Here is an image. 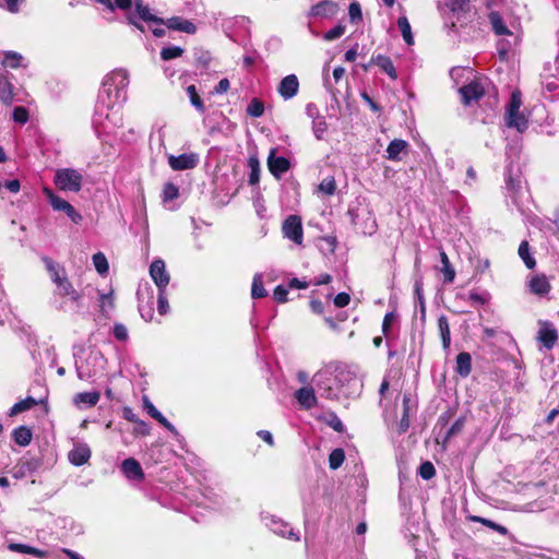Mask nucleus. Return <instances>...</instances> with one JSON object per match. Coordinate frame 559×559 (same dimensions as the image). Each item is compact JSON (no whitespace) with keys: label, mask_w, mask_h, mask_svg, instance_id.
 <instances>
[{"label":"nucleus","mask_w":559,"mask_h":559,"mask_svg":"<svg viewBox=\"0 0 559 559\" xmlns=\"http://www.w3.org/2000/svg\"><path fill=\"white\" fill-rule=\"evenodd\" d=\"M44 263L50 274L51 281L57 286V294L62 297L68 296L73 302L79 304L81 300V295L72 286L71 282L66 275L64 270L55 263L50 258H44Z\"/></svg>","instance_id":"1"},{"label":"nucleus","mask_w":559,"mask_h":559,"mask_svg":"<svg viewBox=\"0 0 559 559\" xmlns=\"http://www.w3.org/2000/svg\"><path fill=\"white\" fill-rule=\"evenodd\" d=\"M313 381L321 396L328 400L338 397V376H335L330 368L321 369L313 376Z\"/></svg>","instance_id":"2"},{"label":"nucleus","mask_w":559,"mask_h":559,"mask_svg":"<svg viewBox=\"0 0 559 559\" xmlns=\"http://www.w3.org/2000/svg\"><path fill=\"white\" fill-rule=\"evenodd\" d=\"M83 176L73 168H60L55 173L53 182L61 191L79 192L82 188Z\"/></svg>","instance_id":"3"},{"label":"nucleus","mask_w":559,"mask_h":559,"mask_svg":"<svg viewBox=\"0 0 559 559\" xmlns=\"http://www.w3.org/2000/svg\"><path fill=\"white\" fill-rule=\"evenodd\" d=\"M129 84V73L119 69L114 71L104 82V92L108 95L110 94L111 87L116 90V98L117 100L126 99V88Z\"/></svg>","instance_id":"4"},{"label":"nucleus","mask_w":559,"mask_h":559,"mask_svg":"<svg viewBox=\"0 0 559 559\" xmlns=\"http://www.w3.org/2000/svg\"><path fill=\"white\" fill-rule=\"evenodd\" d=\"M44 193L50 202L53 211L63 212L74 223L80 224L82 221V215L76 212V210L64 199L58 197L52 192L49 188H44Z\"/></svg>","instance_id":"5"},{"label":"nucleus","mask_w":559,"mask_h":559,"mask_svg":"<svg viewBox=\"0 0 559 559\" xmlns=\"http://www.w3.org/2000/svg\"><path fill=\"white\" fill-rule=\"evenodd\" d=\"M282 231L284 237L292 240L296 245H302L304 230L301 218L297 215H289L283 223Z\"/></svg>","instance_id":"6"},{"label":"nucleus","mask_w":559,"mask_h":559,"mask_svg":"<svg viewBox=\"0 0 559 559\" xmlns=\"http://www.w3.org/2000/svg\"><path fill=\"white\" fill-rule=\"evenodd\" d=\"M537 341L547 349H551L558 340V332L549 321H538Z\"/></svg>","instance_id":"7"},{"label":"nucleus","mask_w":559,"mask_h":559,"mask_svg":"<svg viewBox=\"0 0 559 559\" xmlns=\"http://www.w3.org/2000/svg\"><path fill=\"white\" fill-rule=\"evenodd\" d=\"M103 356L98 353H91L85 361L76 364V374L79 379L87 381L94 376H96L97 371L95 366L100 362Z\"/></svg>","instance_id":"8"},{"label":"nucleus","mask_w":559,"mask_h":559,"mask_svg":"<svg viewBox=\"0 0 559 559\" xmlns=\"http://www.w3.org/2000/svg\"><path fill=\"white\" fill-rule=\"evenodd\" d=\"M150 275L158 287V290L165 289L169 284V274L166 271L165 262L162 259H156L150 266Z\"/></svg>","instance_id":"9"},{"label":"nucleus","mask_w":559,"mask_h":559,"mask_svg":"<svg viewBox=\"0 0 559 559\" xmlns=\"http://www.w3.org/2000/svg\"><path fill=\"white\" fill-rule=\"evenodd\" d=\"M464 105H471L477 102L485 93V87L480 81H472L459 90Z\"/></svg>","instance_id":"10"},{"label":"nucleus","mask_w":559,"mask_h":559,"mask_svg":"<svg viewBox=\"0 0 559 559\" xmlns=\"http://www.w3.org/2000/svg\"><path fill=\"white\" fill-rule=\"evenodd\" d=\"M276 150L272 148L267 157V167L270 173L277 179H280L290 168V163L286 157L276 156Z\"/></svg>","instance_id":"11"},{"label":"nucleus","mask_w":559,"mask_h":559,"mask_svg":"<svg viewBox=\"0 0 559 559\" xmlns=\"http://www.w3.org/2000/svg\"><path fill=\"white\" fill-rule=\"evenodd\" d=\"M199 163V156L195 153L181 154L179 156L170 155L168 164L174 170H188L194 168Z\"/></svg>","instance_id":"12"},{"label":"nucleus","mask_w":559,"mask_h":559,"mask_svg":"<svg viewBox=\"0 0 559 559\" xmlns=\"http://www.w3.org/2000/svg\"><path fill=\"white\" fill-rule=\"evenodd\" d=\"M121 472L129 480L141 481L144 479V472L142 466L133 457L126 459L121 463Z\"/></svg>","instance_id":"13"},{"label":"nucleus","mask_w":559,"mask_h":559,"mask_svg":"<svg viewBox=\"0 0 559 559\" xmlns=\"http://www.w3.org/2000/svg\"><path fill=\"white\" fill-rule=\"evenodd\" d=\"M299 90V81L295 74L286 75L281 82L277 87L278 94L284 99H290L295 95H297Z\"/></svg>","instance_id":"14"},{"label":"nucleus","mask_w":559,"mask_h":559,"mask_svg":"<svg viewBox=\"0 0 559 559\" xmlns=\"http://www.w3.org/2000/svg\"><path fill=\"white\" fill-rule=\"evenodd\" d=\"M295 397L299 405L305 409H311L317 406L318 399L314 390L310 385H305L295 392Z\"/></svg>","instance_id":"15"},{"label":"nucleus","mask_w":559,"mask_h":559,"mask_svg":"<svg viewBox=\"0 0 559 559\" xmlns=\"http://www.w3.org/2000/svg\"><path fill=\"white\" fill-rule=\"evenodd\" d=\"M90 457L91 449L86 443H75L68 454L69 461L75 466H81L87 463Z\"/></svg>","instance_id":"16"},{"label":"nucleus","mask_w":559,"mask_h":559,"mask_svg":"<svg viewBox=\"0 0 559 559\" xmlns=\"http://www.w3.org/2000/svg\"><path fill=\"white\" fill-rule=\"evenodd\" d=\"M266 526L280 536L287 537L293 540L299 539V536L294 532V530L280 519H275L274 516L270 518L266 522Z\"/></svg>","instance_id":"17"},{"label":"nucleus","mask_w":559,"mask_h":559,"mask_svg":"<svg viewBox=\"0 0 559 559\" xmlns=\"http://www.w3.org/2000/svg\"><path fill=\"white\" fill-rule=\"evenodd\" d=\"M167 26L169 29L183 32L187 34H194L197 32V26L189 20H185L180 16H173L170 19L164 20L160 25Z\"/></svg>","instance_id":"18"},{"label":"nucleus","mask_w":559,"mask_h":559,"mask_svg":"<svg viewBox=\"0 0 559 559\" xmlns=\"http://www.w3.org/2000/svg\"><path fill=\"white\" fill-rule=\"evenodd\" d=\"M338 7L335 2L330 0H323L314 4L310 12V16L331 17L337 13Z\"/></svg>","instance_id":"19"},{"label":"nucleus","mask_w":559,"mask_h":559,"mask_svg":"<svg viewBox=\"0 0 559 559\" xmlns=\"http://www.w3.org/2000/svg\"><path fill=\"white\" fill-rule=\"evenodd\" d=\"M528 286L531 292L538 296L547 295L551 288L550 283L545 275H536L532 277Z\"/></svg>","instance_id":"20"},{"label":"nucleus","mask_w":559,"mask_h":559,"mask_svg":"<svg viewBox=\"0 0 559 559\" xmlns=\"http://www.w3.org/2000/svg\"><path fill=\"white\" fill-rule=\"evenodd\" d=\"M100 399V393L98 391L93 392H82L78 393L73 396V403L76 406L85 405L87 407L95 406Z\"/></svg>","instance_id":"21"},{"label":"nucleus","mask_w":559,"mask_h":559,"mask_svg":"<svg viewBox=\"0 0 559 559\" xmlns=\"http://www.w3.org/2000/svg\"><path fill=\"white\" fill-rule=\"evenodd\" d=\"M144 406L152 418L157 420L160 425H163L165 428H167L173 433H177V430L174 427V425H171L165 418V416L147 399H144Z\"/></svg>","instance_id":"22"},{"label":"nucleus","mask_w":559,"mask_h":559,"mask_svg":"<svg viewBox=\"0 0 559 559\" xmlns=\"http://www.w3.org/2000/svg\"><path fill=\"white\" fill-rule=\"evenodd\" d=\"M408 144L404 140L395 139L390 142L386 148V158L390 160H401L400 154L406 152Z\"/></svg>","instance_id":"23"},{"label":"nucleus","mask_w":559,"mask_h":559,"mask_svg":"<svg viewBox=\"0 0 559 559\" xmlns=\"http://www.w3.org/2000/svg\"><path fill=\"white\" fill-rule=\"evenodd\" d=\"M504 119L508 128H514L519 132H524L527 129V119L520 111H516V114H506Z\"/></svg>","instance_id":"24"},{"label":"nucleus","mask_w":559,"mask_h":559,"mask_svg":"<svg viewBox=\"0 0 559 559\" xmlns=\"http://www.w3.org/2000/svg\"><path fill=\"white\" fill-rule=\"evenodd\" d=\"M472 370V357L468 353H460L456 356V371L462 377H467Z\"/></svg>","instance_id":"25"},{"label":"nucleus","mask_w":559,"mask_h":559,"mask_svg":"<svg viewBox=\"0 0 559 559\" xmlns=\"http://www.w3.org/2000/svg\"><path fill=\"white\" fill-rule=\"evenodd\" d=\"M372 62L381 68L391 79H396V71L391 59L386 56L378 55L372 58Z\"/></svg>","instance_id":"26"},{"label":"nucleus","mask_w":559,"mask_h":559,"mask_svg":"<svg viewBox=\"0 0 559 559\" xmlns=\"http://www.w3.org/2000/svg\"><path fill=\"white\" fill-rule=\"evenodd\" d=\"M135 11L138 12L140 19L146 22H154L156 24H160L164 22L163 19L157 17L156 15L152 14L150 11V8L145 5L142 0L135 1Z\"/></svg>","instance_id":"27"},{"label":"nucleus","mask_w":559,"mask_h":559,"mask_svg":"<svg viewBox=\"0 0 559 559\" xmlns=\"http://www.w3.org/2000/svg\"><path fill=\"white\" fill-rule=\"evenodd\" d=\"M438 328H439L440 336L442 340V346L444 349H448L451 344V332H450L449 321L445 316L439 317Z\"/></svg>","instance_id":"28"},{"label":"nucleus","mask_w":559,"mask_h":559,"mask_svg":"<svg viewBox=\"0 0 559 559\" xmlns=\"http://www.w3.org/2000/svg\"><path fill=\"white\" fill-rule=\"evenodd\" d=\"M13 439L19 445L26 447L32 441V431L25 426H20L14 429Z\"/></svg>","instance_id":"29"},{"label":"nucleus","mask_w":559,"mask_h":559,"mask_svg":"<svg viewBox=\"0 0 559 559\" xmlns=\"http://www.w3.org/2000/svg\"><path fill=\"white\" fill-rule=\"evenodd\" d=\"M0 100L5 105L13 102L12 85L3 75H0Z\"/></svg>","instance_id":"30"},{"label":"nucleus","mask_w":559,"mask_h":559,"mask_svg":"<svg viewBox=\"0 0 559 559\" xmlns=\"http://www.w3.org/2000/svg\"><path fill=\"white\" fill-rule=\"evenodd\" d=\"M0 100L5 105L13 102L12 85L3 75H0Z\"/></svg>","instance_id":"31"},{"label":"nucleus","mask_w":559,"mask_h":559,"mask_svg":"<svg viewBox=\"0 0 559 559\" xmlns=\"http://www.w3.org/2000/svg\"><path fill=\"white\" fill-rule=\"evenodd\" d=\"M0 100L5 105L13 102L12 85L3 75H0Z\"/></svg>","instance_id":"32"},{"label":"nucleus","mask_w":559,"mask_h":559,"mask_svg":"<svg viewBox=\"0 0 559 559\" xmlns=\"http://www.w3.org/2000/svg\"><path fill=\"white\" fill-rule=\"evenodd\" d=\"M489 21L491 23L492 29L497 35H510L511 32L506 26L502 17L498 12H491L489 14Z\"/></svg>","instance_id":"33"},{"label":"nucleus","mask_w":559,"mask_h":559,"mask_svg":"<svg viewBox=\"0 0 559 559\" xmlns=\"http://www.w3.org/2000/svg\"><path fill=\"white\" fill-rule=\"evenodd\" d=\"M519 255L528 269H534L536 261L530 252V245L526 240H523L519 246Z\"/></svg>","instance_id":"34"},{"label":"nucleus","mask_w":559,"mask_h":559,"mask_svg":"<svg viewBox=\"0 0 559 559\" xmlns=\"http://www.w3.org/2000/svg\"><path fill=\"white\" fill-rule=\"evenodd\" d=\"M9 549L17 551L23 555H32L35 557H47L48 554L46 551L23 545V544H10L8 546Z\"/></svg>","instance_id":"35"},{"label":"nucleus","mask_w":559,"mask_h":559,"mask_svg":"<svg viewBox=\"0 0 559 559\" xmlns=\"http://www.w3.org/2000/svg\"><path fill=\"white\" fill-rule=\"evenodd\" d=\"M397 26L402 33V36L407 45L414 44L411 24L406 16H400L397 19Z\"/></svg>","instance_id":"36"},{"label":"nucleus","mask_w":559,"mask_h":559,"mask_svg":"<svg viewBox=\"0 0 559 559\" xmlns=\"http://www.w3.org/2000/svg\"><path fill=\"white\" fill-rule=\"evenodd\" d=\"M440 260L442 264V273L444 274V281L448 283H452L455 277V271L452 267L450 260L444 251L440 252Z\"/></svg>","instance_id":"37"},{"label":"nucleus","mask_w":559,"mask_h":559,"mask_svg":"<svg viewBox=\"0 0 559 559\" xmlns=\"http://www.w3.org/2000/svg\"><path fill=\"white\" fill-rule=\"evenodd\" d=\"M35 405H37V402L35 399L28 396L26 397L25 400H22L17 403H15L11 409H10V416H15L22 412H25V411H28L31 409L32 407H34Z\"/></svg>","instance_id":"38"},{"label":"nucleus","mask_w":559,"mask_h":559,"mask_svg":"<svg viewBox=\"0 0 559 559\" xmlns=\"http://www.w3.org/2000/svg\"><path fill=\"white\" fill-rule=\"evenodd\" d=\"M187 94L190 98L191 105L200 112L205 111V106L198 94L197 87L194 85H189L187 87Z\"/></svg>","instance_id":"39"},{"label":"nucleus","mask_w":559,"mask_h":559,"mask_svg":"<svg viewBox=\"0 0 559 559\" xmlns=\"http://www.w3.org/2000/svg\"><path fill=\"white\" fill-rule=\"evenodd\" d=\"M251 296L254 299L263 298L266 296V290L263 287L262 275L260 273H257L253 276Z\"/></svg>","instance_id":"40"},{"label":"nucleus","mask_w":559,"mask_h":559,"mask_svg":"<svg viewBox=\"0 0 559 559\" xmlns=\"http://www.w3.org/2000/svg\"><path fill=\"white\" fill-rule=\"evenodd\" d=\"M345 460V453L343 449H334L329 456V464L332 469H337Z\"/></svg>","instance_id":"41"},{"label":"nucleus","mask_w":559,"mask_h":559,"mask_svg":"<svg viewBox=\"0 0 559 559\" xmlns=\"http://www.w3.org/2000/svg\"><path fill=\"white\" fill-rule=\"evenodd\" d=\"M93 264L96 269V271L104 275L108 272V261L104 253L97 252L93 255Z\"/></svg>","instance_id":"42"},{"label":"nucleus","mask_w":559,"mask_h":559,"mask_svg":"<svg viewBox=\"0 0 559 559\" xmlns=\"http://www.w3.org/2000/svg\"><path fill=\"white\" fill-rule=\"evenodd\" d=\"M522 106V96L519 91H514L511 94L510 102L507 107L506 114H516V111H520V108Z\"/></svg>","instance_id":"43"},{"label":"nucleus","mask_w":559,"mask_h":559,"mask_svg":"<svg viewBox=\"0 0 559 559\" xmlns=\"http://www.w3.org/2000/svg\"><path fill=\"white\" fill-rule=\"evenodd\" d=\"M263 112H264L263 103L258 98H253L247 107V114L251 117L258 118V117H261L263 115Z\"/></svg>","instance_id":"44"},{"label":"nucleus","mask_w":559,"mask_h":559,"mask_svg":"<svg viewBox=\"0 0 559 559\" xmlns=\"http://www.w3.org/2000/svg\"><path fill=\"white\" fill-rule=\"evenodd\" d=\"M183 49L178 46L165 47L160 51V58L165 61L180 57Z\"/></svg>","instance_id":"45"},{"label":"nucleus","mask_w":559,"mask_h":559,"mask_svg":"<svg viewBox=\"0 0 559 559\" xmlns=\"http://www.w3.org/2000/svg\"><path fill=\"white\" fill-rule=\"evenodd\" d=\"M418 474L423 479L429 480L436 475V468L431 462L426 461L420 464Z\"/></svg>","instance_id":"46"},{"label":"nucleus","mask_w":559,"mask_h":559,"mask_svg":"<svg viewBox=\"0 0 559 559\" xmlns=\"http://www.w3.org/2000/svg\"><path fill=\"white\" fill-rule=\"evenodd\" d=\"M473 521H476V522H480L483 523L484 525H486L487 527L498 532L499 534L501 535H507L508 533V530L506 526L503 525H500L496 522H492L490 520H487V519H484V518H479V516H473L472 518Z\"/></svg>","instance_id":"47"},{"label":"nucleus","mask_w":559,"mask_h":559,"mask_svg":"<svg viewBox=\"0 0 559 559\" xmlns=\"http://www.w3.org/2000/svg\"><path fill=\"white\" fill-rule=\"evenodd\" d=\"M319 190L328 195L334 194L336 190V183L333 177H326L324 178L320 185Z\"/></svg>","instance_id":"48"},{"label":"nucleus","mask_w":559,"mask_h":559,"mask_svg":"<svg viewBox=\"0 0 559 559\" xmlns=\"http://www.w3.org/2000/svg\"><path fill=\"white\" fill-rule=\"evenodd\" d=\"M326 129L328 124L324 117L320 119H314V121H312V130L318 140H321L323 138V134L325 133Z\"/></svg>","instance_id":"49"},{"label":"nucleus","mask_w":559,"mask_h":559,"mask_svg":"<svg viewBox=\"0 0 559 559\" xmlns=\"http://www.w3.org/2000/svg\"><path fill=\"white\" fill-rule=\"evenodd\" d=\"M464 424V418L456 419V421L447 431L443 443L445 444L452 437L459 435L463 430Z\"/></svg>","instance_id":"50"},{"label":"nucleus","mask_w":559,"mask_h":559,"mask_svg":"<svg viewBox=\"0 0 559 559\" xmlns=\"http://www.w3.org/2000/svg\"><path fill=\"white\" fill-rule=\"evenodd\" d=\"M22 59L23 57L20 53L9 51L4 55L3 64L10 68H17Z\"/></svg>","instance_id":"51"},{"label":"nucleus","mask_w":559,"mask_h":559,"mask_svg":"<svg viewBox=\"0 0 559 559\" xmlns=\"http://www.w3.org/2000/svg\"><path fill=\"white\" fill-rule=\"evenodd\" d=\"M178 194H179L178 188L174 183L168 182L164 186V189H163L164 202L175 200L178 197Z\"/></svg>","instance_id":"52"},{"label":"nucleus","mask_w":559,"mask_h":559,"mask_svg":"<svg viewBox=\"0 0 559 559\" xmlns=\"http://www.w3.org/2000/svg\"><path fill=\"white\" fill-rule=\"evenodd\" d=\"M249 166L251 168V173L249 175V182L251 185H255L259 181V160L254 157L249 159Z\"/></svg>","instance_id":"53"},{"label":"nucleus","mask_w":559,"mask_h":559,"mask_svg":"<svg viewBox=\"0 0 559 559\" xmlns=\"http://www.w3.org/2000/svg\"><path fill=\"white\" fill-rule=\"evenodd\" d=\"M13 120L17 123L24 124L28 120V111L22 106H17L13 110Z\"/></svg>","instance_id":"54"},{"label":"nucleus","mask_w":559,"mask_h":559,"mask_svg":"<svg viewBox=\"0 0 559 559\" xmlns=\"http://www.w3.org/2000/svg\"><path fill=\"white\" fill-rule=\"evenodd\" d=\"M345 33V26L343 25H336L332 29L324 33L323 38L328 41L334 40L340 38Z\"/></svg>","instance_id":"55"},{"label":"nucleus","mask_w":559,"mask_h":559,"mask_svg":"<svg viewBox=\"0 0 559 559\" xmlns=\"http://www.w3.org/2000/svg\"><path fill=\"white\" fill-rule=\"evenodd\" d=\"M348 14H349V19L353 23H357L358 21H361L362 14H361V8H360L359 3L352 2L349 4Z\"/></svg>","instance_id":"56"},{"label":"nucleus","mask_w":559,"mask_h":559,"mask_svg":"<svg viewBox=\"0 0 559 559\" xmlns=\"http://www.w3.org/2000/svg\"><path fill=\"white\" fill-rule=\"evenodd\" d=\"M288 285H278L275 287L273 292V297L277 302H286L287 301V294H288Z\"/></svg>","instance_id":"57"},{"label":"nucleus","mask_w":559,"mask_h":559,"mask_svg":"<svg viewBox=\"0 0 559 559\" xmlns=\"http://www.w3.org/2000/svg\"><path fill=\"white\" fill-rule=\"evenodd\" d=\"M169 305L165 295V289L158 292L157 298V309L160 314H166L168 311Z\"/></svg>","instance_id":"58"},{"label":"nucleus","mask_w":559,"mask_h":559,"mask_svg":"<svg viewBox=\"0 0 559 559\" xmlns=\"http://www.w3.org/2000/svg\"><path fill=\"white\" fill-rule=\"evenodd\" d=\"M109 112L106 114V119L112 121L116 126H121V116L119 109H115L114 105H108Z\"/></svg>","instance_id":"59"},{"label":"nucleus","mask_w":559,"mask_h":559,"mask_svg":"<svg viewBox=\"0 0 559 559\" xmlns=\"http://www.w3.org/2000/svg\"><path fill=\"white\" fill-rule=\"evenodd\" d=\"M100 308L103 311L106 309H112L114 308V296L112 292H109L108 294H102L100 295Z\"/></svg>","instance_id":"60"},{"label":"nucleus","mask_w":559,"mask_h":559,"mask_svg":"<svg viewBox=\"0 0 559 559\" xmlns=\"http://www.w3.org/2000/svg\"><path fill=\"white\" fill-rule=\"evenodd\" d=\"M468 7V0H450L449 8L453 12L466 11Z\"/></svg>","instance_id":"61"},{"label":"nucleus","mask_w":559,"mask_h":559,"mask_svg":"<svg viewBox=\"0 0 559 559\" xmlns=\"http://www.w3.org/2000/svg\"><path fill=\"white\" fill-rule=\"evenodd\" d=\"M350 301V296L347 293H340L334 298V305L338 308L346 307Z\"/></svg>","instance_id":"62"},{"label":"nucleus","mask_w":559,"mask_h":559,"mask_svg":"<svg viewBox=\"0 0 559 559\" xmlns=\"http://www.w3.org/2000/svg\"><path fill=\"white\" fill-rule=\"evenodd\" d=\"M114 335L119 341H126L128 338V331L123 324H115Z\"/></svg>","instance_id":"63"},{"label":"nucleus","mask_w":559,"mask_h":559,"mask_svg":"<svg viewBox=\"0 0 559 559\" xmlns=\"http://www.w3.org/2000/svg\"><path fill=\"white\" fill-rule=\"evenodd\" d=\"M5 8L11 13H17L20 11V5L24 2V0H4Z\"/></svg>","instance_id":"64"}]
</instances>
